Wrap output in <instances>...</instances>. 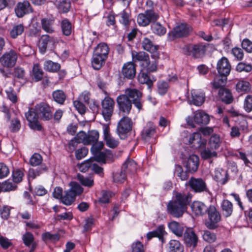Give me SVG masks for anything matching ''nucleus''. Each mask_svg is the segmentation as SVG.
Returning a JSON list of instances; mask_svg holds the SVG:
<instances>
[{
  "label": "nucleus",
  "mask_w": 252,
  "mask_h": 252,
  "mask_svg": "<svg viewBox=\"0 0 252 252\" xmlns=\"http://www.w3.org/2000/svg\"><path fill=\"white\" fill-rule=\"evenodd\" d=\"M191 28L188 24L181 23L175 27L173 30L169 33L173 38H181L187 37L191 32Z\"/></svg>",
  "instance_id": "dca6fc26"
},
{
  "label": "nucleus",
  "mask_w": 252,
  "mask_h": 252,
  "mask_svg": "<svg viewBox=\"0 0 252 252\" xmlns=\"http://www.w3.org/2000/svg\"><path fill=\"white\" fill-rule=\"evenodd\" d=\"M55 19L52 18H44L41 20L42 29L46 32L52 33L55 32L54 25Z\"/></svg>",
  "instance_id": "7c9ffc66"
},
{
  "label": "nucleus",
  "mask_w": 252,
  "mask_h": 252,
  "mask_svg": "<svg viewBox=\"0 0 252 252\" xmlns=\"http://www.w3.org/2000/svg\"><path fill=\"white\" fill-rule=\"evenodd\" d=\"M156 133V126L152 123H149L141 132L142 138L149 141Z\"/></svg>",
  "instance_id": "bb28decb"
},
{
  "label": "nucleus",
  "mask_w": 252,
  "mask_h": 252,
  "mask_svg": "<svg viewBox=\"0 0 252 252\" xmlns=\"http://www.w3.org/2000/svg\"><path fill=\"white\" fill-rule=\"evenodd\" d=\"M47 167L44 165H42L36 169L30 168L29 170L28 177L29 179H35L37 176H39L41 174L47 171Z\"/></svg>",
  "instance_id": "49530a36"
},
{
  "label": "nucleus",
  "mask_w": 252,
  "mask_h": 252,
  "mask_svg": "<svg viewBox=\"0 0 252 252\" xmlns=\"http://www.w3.org/2000/svg\"><path fill=\"white\" fill-rule=\"evenodd\" d=\"M202 237L205 241L209 243H214L217 240L216 234L210 230L204 231Z\"/></svg>",
  "instance_id": "4d7b16f0"
},
{
  "label": "nucleus",
  "mask_w": 252,
  "mask_h": 252,
  "mask_svg": "<svg viewBox=\"0 0 252 252\" xmlns=\"http://www.w3.org/2000/svg\"><path fill=\"white\" fill-rule=\"evenodd\" d=\"M44 76V72L39 64L33 65L32 69V79L34 82L41 81Z\"/></svg>",
  "instance_id": "58836bf2"
},
{
  "label": "nucleus",
  "mask_w": 252,
  "mask_h": 252,
  "mask_svg": "<svg viewBox=\"0 0 252 252\" xmlns=\"http://www.w3.org/2000/svg\"><path fill=\"white\" fill-rule=\"evenodd\" d=\"M42 161V157L38 153H34L30 159V163L32 166L39 165Z\"/></svg>",
  "instance_id": "338daca9"
},
{
  "label": "nucleus",
  "mask_w": 252,
  "mask_h": 252,
  "mask_svg": "<svg viewBox=\"0 0 252 252\" xmlns=\"http://www.w3.org/2000/svg\"><path fill=\"white\" fill-rule=\"evenodd\" d=\"M126 174L122 169L120 172H116L113 175V181L117 183H123L126 179Z\"/></svg>",
  "instance_id": "0e129e2a"
},
{
  "label": "nucleus",
  "mask_w": 252,
  "mask_h": 252,
  "mask_svg": "<svg viewBox=\"0 0 252 252\" xmlns=\"http://www.w3.org/2000/svg\"><path fill=\"white\" fill-rule=\"evenodd\" d=\"M158 62L157 59L148 61L142 63V66L145 69H141L138 75V81L141 84H145L150 91L152 90L154 83L156 81V77L150 74L151 72H156L158 70Z\"/></svg>",
  "instance_id": "f03ea898"
},
{
  "label": "nucleus",
  "mask_w": 252,
  "mask_h": 252,
  "mask_svg": "<svg viewBox=\"0 0 252 252\" xmlns=\"http://www.w3.org/2000/svg\"><path fill=\"white\" fill-rule=\"evenodd\" d=\"M167 252H184V246L176 239L170 240L166 246Z\"/></svg>",
  "instance_id": "a878e982"
},
{
  "label": "nucleus",
  "mask_w": 252,
  "mask_h": 252,
  "mask_svg": "<svg viewBox=\"0 0 252 252\" xmlns=\"http://www.w3.org/2000/svg\"><path fill=\"white\" fill-rule=\"evenodd\" d=\"M125 95L138 111L143 110L144 100L143 99V94L139 90L135 88H128L125 90Z\"/></svg>",
  "instance_id": "423d86ee"
},
{
  "label": "nucleus",
  "mask_w": 252,
  "mask_h": 252,
  "mask_svg": "<svg viewBox=\"0 0 252 252\" xmlns=\"http://www.w3.org/2000/svg\"><path fill=\"white\" fill-rule=\"evenodd\" d=\"M236 88L238 92H248L251 90L250 83L243 80L239 81L236 85Z\"/></svg>",
  "instance_id": "6e6d98bb"
},
{
  "label": "nucleus",
  "mask_w": 252,
  "mask_h": 252,
  "mask_svg": "<svg viewBox=\"0 0 252 252\" xmlns=\"http://www.w3.org/2000/svg\"><path fill=\"white\" fill-rule=\"evenodd\" d=\"M52 95L53 100L60 105H63L67 98L66 94L62 90H57L53 91Z\"/></svg>",
  "instance_id": "4c0bfd02"
},
{
  "label": "nucleus",
  "mask_w": 252,
  "mask_h": 252,
  "mask_svg": "<svg viewBox=\"0 0 252 252\" xmlns=\"http://www.w3.org/2000/svg\"><path fill=\"white\" fill-rule=\"evenodd\" d=\"M120 19L119 23L122 25L124 30L126 31H129L130 25L132 22L134 23V21L131 18V14L130 11H128L126 9H124L119 14Z\"/></svg>",
  "instance_id": "aec40b11"
},
{
  "label": "nucleus",
  "mask_w": 252,
  "mask_h": 252,
  "mask_svg": "<svg viewBox=\"0 0 252 252\" xmlns=\"http://www.w3.org/2000/svg\"><path fill=\"white\" fill-rule=\"evenodd\" d=\"M24 30L25 27L23 24L15 25L9 31L10 36L12 39H16L22 34Z\"/></svg>",
  "instance_id": "79ce46f5"
},
{
  "label": "nucleus",
  "mask_w": 252,
  "mask_h": 252,
  "mask_svg": "<svg viewBox=\"0 0 252 252\" xmlns=\"http://www.w3.org/2000/svg\"><path fill=\"white\" fill-rule=\"evenodd\" d=\"M166 233L163 225H159L156 230L149 232L147 234V239L148 241L154 237H157L163 243L164 242V235Z\"/></svg>",
  "instance_id": "393cba45"
},
{
  "label": "nucleus",
  "mask_w": 252,
  "mask_h": 252,
  "mask_svg": "<svg viewBox=\"0 0 252 252\" xmlns=\"http://www.w3.org/2000/svg\"><path fill=\"white\" fill-rule=\"evenodd\" d=\"M229 113L231 114L232 117H238L241 116L242 118L241 121L239 122V124L240 125V127L243 130L248 128V123L247 120L244 118V116L239 113L238 111L232 109L229 111Z\"/></svg>",
  "instance_id": "5fc2aeb1"
},
{
  "label": "nucleus",
  "mask_w": 252,
  "mask_h": 252,
  "mask_svg": "<svg viewBox=\"0 0 252 252\" xmlns=\"http://www.w3.org/2000/svg\"><path fill=\"white\" fill-rule=\"evenodd\" d=\"M133 123L131 118L127 116H124L119 121L117 127V132L122 139H125L127 134L132 130Z\"/></svg>",
  "instance_id": "6e6552de"
},
{
  "label": "nucleus",
  "mask_w": 252,
  "mask_h": 252,
  "mask_svg": "<svg viewBox=\"0 0 252 252\" xmlns=\"http://www.w3.org/2000/svg\"><path fill=\"white\" fill-rule=\"evenodd\" d=\"M151 29L154 34L158 36L163 35L166 32V28L157 21L151 24Z\"/></svg>",
  "instance_id": "c03bdc74"
},
{
  "label": "nucleus",
  "mask_w": 252,
  "mask_h": 252,
  "mask_svg": "<svg viewBox=\"0 0 252 252\" xmlns=\"http://www.w3.org/2000/svg\"><path fill=\"white\" fill-rule=\"evenodd\" d=\"M208 208L206 215H208V221L206 222L205 225L209 229H215L218 227V223L221 220V215L213 205H209Z\"/></svg>",
  "instance_id": "0eeeda50"
},
{
  "label": "nucleus",
  "mask_w": 252,
  "mask_h": 252,
  "mask_svg": "<svg viewBox=\"0 0 252 252\" xmlns=\"http://www.w3.org/2000/svg\"><path fill=\"white\" fill-rule=\"evenodd\" d=\"M147 4L150 5L149 8L137 15V22L141 27H147L157 22L159 18V12L154 8L153 2L149 1L147 2Z\"/></svg>",
  "instance_id": "7ed1b4c3"
},
{
  "label": "nucleus",
  "mask_w": 252,
  "mask_h": 252,
  "mask_svg": "<svg viewBox=\"0 0 252 252\" xmlns=\"http://www.w3.org/2000/svg\"><path fill=\"white\" fill-rule=\"evenodd\" d=\"M122 169L126 173H134L137 169L136 163L131 159H127L123 164Z\"/></svg>",
  "instance_id": "a19ab883"
},
{
  "label": "nucleus",
  "mask_w": 252,
  "mask_h": 252,
  "mask_svg": "<svg viewBox=\"0 0 252 252\" xmlns=\"http://www.w3.org/2000/svg\"><path fill=\"white\" fill-rule=\"evenodd\" d=\"M70 188L65 191L61 201L65 205H70L75 200L76 196L80 195L83 191V189L76 182L70 183Z\"/></svg>",
  "instance_id": "39448f33"
},
{
  "label": "nucleus",
  "mask_w": 252,
  "mask_h": 252,
  "mask_svg": "<svg viewBox=\"0 0 252 252\" xmlns=\"http://www.w3.org/2000/svg\"><path fill=\"white\" fill-rule=\"evenodd\" d=\"M208 207L204 203L199 201H193L190 206L192 212L196 217L206 215Z\"/></svg>",
  "instance_id": "4be33fe9"
},
{
  "label": "nucleus",
  "mask_w": 252,
  "mask_h": 252,
  "mask_svg": "<svg viewBox=\"0 0 252 252\" xmlns=\"http://www.w3.org/2000/svg\"><path fill=\"white\" fill-rule=\"evenodd\" d=\"M216 149H211L210 147L205 148L201 153V156L204 159H208L217 157V153Z\"/></svg>",
  "instance_id": "603ef678"
},
{
  "label": "nucleus",
  "mask_w": 252,
  "mask_h": 252,
  "mask_svg": "<svg viewBox=\"0 0 252 252\" xmlns=\"http://www.w3.org/2000/svg\"><path fill=\"white\" fill-rule=\"evenodd\" d=\"M60 27L62 34L65 36H69L74 30V26L67 18H64L60 22Z\"/></svg>",
  "instance_id": "cd10ccee"
},
{
  "label": "nucleus",
  "mask_w": 252,
  "mask_h": 252,
  "mask_svg": "<svg viewBox=\"0 0 252 252\" xmlns=\"http://www.w3.org/2000/svg\"><path fill=\"white\" fill-rule=\"evenodd\" d=\"M93 158H90V159L84 161L81 163L79 166V169L81 172H86L90 168L91 169L93 164Z\"/></svg>",
  "instance_id": "774afa93"
},
{
  "label": "nucleus",
  "mask_w": 252,
  "mask_h": 252,
  "mask_svg": "<svg viewBox=\"0 0 252 252\" xmlns=\"http://www.w3.org/2000/svg\"><path fill=\"white\" fill-rule=\"evenodd\" d=\"M71 3L68 0H63L58 4V8L61 12L65 13L69 11Z\"/></svg>",
  "instance_id": "13d9d810"
},
{
  "label": "nucleus",
  "mask_w": 252,
  "mask_h": 252,
  "mask_svg": "<svg viewBox=\"0 0 252 252\" xmlns=\"http://www.w3.org/2000/svg\"><path fill=\"white\" fill-rule=\"evenodd\" d=\"M174 174L182 181L187 180L189 177L187 170L184 171L182 167L180 165H175Z\"/></svg>",
  "instance_id": "864d4df0"
},
{
  "label": "nucleus",
  "mask_w": 252,
  "mask_h": 252,
  "mask_svg": "<svg viewBox=\"0 0 252 252\" xmlns=\"http://www.w3.org/2000/svg\"><path fill=\"white\" fill-rule=\"evenodd\" d=\"M157 92L161 95L165 94L169 89V85L167 82L163 80H159L157 83Z\"/></svg>",
  "instance_id": "8fccbe9b"
},
{
  "label": "nucleus",
  "mask_w": 252,
  "mask_h": 252,
  "mask_svg": "<svg viewBox=\"0 0 252 252\" xmlns=\"http://www.w3.org/2000/svg\"><path fill=\"white\" fill-rule=\"evenodd\" d=\"M43 67L46 71L55 73L57 72L61 69V64L51 60H48L44 62Z\"/></svg>",
  "instance_id": "37998d69"
},
{
  "label": "nucleus",
  "mask_w": 252,
  "mask_h": 252,
  "mask_svg": "<svg viewBox=\"0 0 252 252\" xmlns=\"http://www.w3.org/2000/svg\"><path fill=\"white\" fill-rule=\"evenodd\" d=\"M231 69L230 63L228 59L222 57L217 64V70L220 77H226L230 74Z\"/></svg>",
  "instance_id": "f3484780"
},
{
  "label": "nucleus",
  "mask_w": 252,
  "mask_h": 252,
  "mask_svg": "<svg viewBox=\"0 0 252 252\" xmlns=\"http://www.w3.org/2000/svg\"><path fill=\"white\" fill-rule=\"evenodd\" d=\"M220 209L223 217L228 218L231 216L233 212V205L227 199H224L220 204Z\"/></svg>",
  "instance_id": "c85d7f7f"
},
{
  "label": "nucleus",
  "mask_w": 252,
  "mask_h": 252,
  "mask_svg": "<svg viewBox=\"0 0 252 252\" xmlns=\"http://www.w3.org/2000/svg\"><path fill=\"white\" fill-rule=\"evenodd\" d=\"M214 179L220 185H224L228 180L227 172L222 169H218L215 171Z\"/></svg>",
  "instance_id": "c756f323"
},
{
  "label": "nucleus",
  "mask_w": 252,
  "mask_h": 252,
  "mask_svg": "<svg viewBox=\"0 0 252 252\" xmlns=\"http://www.w3.org/2000/svg\"><path fill=\"white\" fill-rule=\"evenodd\" d=\"M219 95L221 100L225 104H230L233 101L232 94L227 89L220 88L219 89Z\"/></svg>",
  "instance_id": "f704fd0d"
},
{
  "label": "nucleus",
  "mask_w": 252,
  "mask_h": 252,
  "mask_svg": "<svg viewBox=\"0 0 252 252\" xmlns=\"http://www.w3.org/2000/svg\"><path fill=\"white\" fill-rule=\"evenodd\" d=\"M231 53L237 61H242L244 56V52L242 49L235 47L231 49Z\"/></svg>",
  "instance_id": "69168bd1"
},
{
  "label": "nucleus",
  "mask_w": 252,
  "mask_h": 252,
  "mask_svg": "<svg viewBox=\"0 0 252 252\" xmlns=\"http://www.w3.org/2000/svg\"><path fill=\"white\" fill-rule=\"evenodd\" d=\"M168 227L170 231L178 237H182L186 227L183 224L172 220L168 223Z\"/></svg>",
  "instance_id": "b1692460"
},
{
  "label": "nucleus",
  "mask_w": 252,
  "mask_h": 252,
  "mask_svg": "<svg viewBox=\"0 0 252 252\" xmlns=\"http://www.w3.org/2000/svg\"><path fill=\"white\" fill-rule=\"evenodd\" d=\"M199 163V159L198 156L195 155H191L186 162L185 167L188 172L193 173L197 170Z\"/></svg>",
  "instance_id": "5701e85b"
},
{
  "label": "nucleus",
  "mask_w": 252,
  "mask_h": 252,
  "mask_svg": "<svg viewBox=\"0 0 252 252\" xmlns=\"http://www.w3.org/2000/svg\"><path fill=\"white\" fill-rule=\"evenodd\" d=\"M99 138V133L97 130H92L87 134V140L89 142L87 145L97 142Z\"/></svg>",
  "instance_id": "e2e57ef3"
},
{
  "label": "nucleus",
  "mask_w": 252,
  "mask_h": 252,
  "mask_svg": "<svg viewBox=\"0 0 252 252\" xmlns=\"http://www.w3.org/2000/svg\"><path fill=\"white\" fill-rule=\"evenodd\" d=\"M24 173L21 169H17L14 170L12 172L11 179L17 184L21 182L23 180Z\"/></svg>",
  "instance_id": "bf43d9fd"
},
{
  "label": "nucleus",
  "mask_w": 252,
  "mask_h": 252,
  "mask_svg": "<svg viewBox=\"0 0 252 252\" xmlns=\"http://www.w3.org/2000/svg\"><path fill=\"white\" fill-rule=\"evenodd\" d=\"M109 52L108 45L106 43L101 42L94 48L93 54L107 58Z\"/></svg>",
  "instance_id": "473e14b6"
},
{
  "label": "nucleus",
  "mask_w": 252,
  "mask_h": 252,
  "mask_svg": "<svg viewBox=\"0 0 252 252\" xmlns=\"http://www.w3.org/2000/svg\"><path fill=\"white\" fill-rule=\"evenodd\" d=\"M17 188V184L11 179H8L2 183V192L15 191Z\"/></svg>",
  "instance_id": "a18cd8bd"
},
{
  "label": "nucleus",
  "mask_w": 252,
  "mask_h": 252,
  "mask_svg": "<svg viewBox=\"0 0 252 252\" xmlns=\"http://www.w3.org/2000/svg\"><path fill=\"white\" fill-rule=\"evenodd\" d=\"M22 240L24 244L27 247H30L34 243V238L33 234L30 232L25 233L22 236Z\"/></svg>",
  "instance_id": "052dcab7"
},
{
  "label": "nucleus",
  "mask_w": 252,
  "mask_h": 252,
  "mask_svg": "<svg viewBox=\"0 0 252 252\" xmlns=\"http://www.w3.org/2000/svg\"><path fill=\"white\" fill-rule=\"evenodd\" d=\"M102 107L101 114L106 121L111 120V117L113 114L115 101L109 96H106L101 102Z\"/></svg>",
  "instance_id": "1a4fd4ad"
},
{
  "label": "nucleus",
  "mask_w": 252,
  "mask_h": 252,
  "mask_svg": "<svg viewBox=\"0 0 252 252\" xmlns=\"http://www.w3.org/2000/svg\"><path fill=\"white\" fill-rule=\"evenodd\" d=\"M188 185L191 190L195 193L207 192L210 193L205 180L201 178H195L191 177L189 182Z\"/></svg>",
  "instance_id": "9b49d317"
},
{
  "label": "nucleus",
  "mask_w": 252,
  "mask_h": 252,
  "mask_svg": "<svg viewBox=\"0 0 252 252\" xmlns=\"http://www.w3.org/2000/svg\"><path fill=\"white\" fill-rule=\"evenodd\" d=\"M136 64L132 62L125 63L122 68L121 74L124 79L132 80L136 74Z\"/></svg>",
  "instance_id": "a211bd4d"
},
{
  "label": "nucleus",
  "mask_w": 252,
  "mask_h": 252,
  "mask_svg": "<svg viewBox=\"0 0 252 252\" xmlns=\"http://www.w3.org/2000/svg\"><path fill=\"white\" fill-rule=\"evenodd\" d=\"M53 38L48 34H45L41 36L38 47L40 52L44 54L46 51L48 45L52 43Z\"/></svg>",
  "instance_id": "c9c22d12"
},
{
  "label": "nucleus",
  "mask_w": 252,
  "mask_h": 252,
  "mask_svg": "<svg viewBox=\"0 0 252 252\" xmlns=\"http://www.w3.org/2000/svg\"><path fill=\"white\" fill-rule=\"evenodd\" d=\"M77 177V180L83 186L91 188L94 185V181L92 177L84 176L80 174H78Z\"/></svg>",
  "instance_id": "de8ad7c7"
},
{
  "label": "nucleus",
  "mask_w": 252,
  "mask_h": 252,
  "mask_svg": "<svg viewBox=\"0 0 252 252\" xmlns=\"http://www.w3.org/2000/svg\"><path fill=\"white\" fill-rule=\"evenodd\" d=\"M141 46L143 50L149 52L151 54L152 58L154 59L159 58V46L154 45L151 39L148 37H144L141 41Z\"/></svg>",
  "instance_id": "2eb2a0df"
},
{
  "label": "nucleus",
  "mask_w": 252,
  "mask_h": 252,
  "mask_svg": "<svg viewBox=\"0 0 252 252\" xmlns=\"http://www.w3.org/2000/svg\"><path fill=\"white\" fill-rule=\"evenodd\" d=\"M191 99L189 100L190 104L195 106H201L204 102L205 99V94L203 93L196 91H191Z\"/></svg>",
  "instance_id": "2f4dec72"
},
{
  "label": "nucleus",
  "mask_w": 252,
  "mask_h": 252,
  "mask_svg": "<svg viewBox=\"0 0 252 252\" xmlns=\"http://www.w3.org/2000/svg\"><path fill=\"white\" fill-rule=\"evenodd\" d=\"M131 57L132 62L134 63L141 62L142 63H145L148 61L149 55L148 53L144 51L137 52L136 51H132L131 52Z\"/></svg>",
  "instance_id": "e433bc0d"
},
{
  "label": "nucleus",
  "mask_w": 252,
  "mask_h": 252,
  "mask_svg": "<svg viewBox=\"0 0 252 252\" xmlns=\"http://www.w3.org/2000/svg\"><path fill=\"white\" fill-rule=\"evenodd\" d=\"M15 12L18 17L21 18L32 12L31 4L28 0L19 2L15 8Z\"/></svg>",
  "instance_id": "412c9836"
},
{
  "label": "nucleus",
  "mask_w": 252,
  "mask_h": 252,
  "mask_svg": "<svg viewBox=\"0 0 252 252\" xmlns=\"http://www.w3.org/2000/svg\"><path fill=\"white\" fill-rule=\"evenodd\" d=\"M107 59L93 54L91 62L92 67L95 70L100 69L104 65Z\"/></svg>",
  "instance_id": "ea45409f"
},
{
  "label": "nucleus",
  "mask_w": 252,
  "mask_h": 252,
  "mask_svg": "<svg viewBox=\"0 0 252 252\" xmlns=\"http://www.w3.org/2000/svg\"><path fill=\"white\" fill-rule=\"evenodd\" d=\"M25 117L31 129L39 131L43 130V127L38 121L39 116L35 110V108H30L29 111L25 113Z\"/></svg>",
  "instance_id": "9d476101"
},
{
  "label": "nucleus",
  "mask_w": 252,
  "mask_h": 252,
  "mask_svg": "<svg viewBox=\"0 0 252 252\" xmlns=\"http://www.w3.org/2000/svg\"><path fill=\"white\" fill-rule=\"evenodd\" d=\"M194 122L199 125H207L210 121V118L208 114L203 111H197L193 117Z\"/></svg>",
  "instance_id": "72a5a7b5"
},
{
  "label": "nucleus",
  "mask_w": 252,
  "mask_h": 252,
  "mask_svg": "<svg viewBox=\"0 0 252 252\" xmlns=\"http://www.w3.org/2000/svg\"><path fill=\"white\" fill-rule=\"evenodd\" d=\"M192 196L189 193L173 191V197L167 204L168 214L174 218L182 217L187 211L188 206L191 200Z\"/></svg>",
  "instance_id": "f257e3e1"
},
{
  "label": "nucleus",
  "mask_w": 252,
  "mask_h": 252,
  "mask_svg": "<svg viewBox=\"0 0 252 252\" xmlns=\"http://www.w3.org/2000/svg\"><path fill=\"white\" fill-rule=\"evenodd\" d=\"M220 144L221 141L219 135L215 134L211 136L209 141V147L211 149L217 150L220 147Z\"/></svg>",
  "instance_id": "3c124183"
},
{
  "label": "nucleus",
  "mask_w": 252,
  "mask_h": 252,
  "mask_svg": "<svg viewBox=\"0 0 252 252\" xmlns=\"http://www.w3.org/2000/svg\"><path fill=\"white\" fill-rule=\"evenodd\" d=\"M119 112L123 116H127L130 114L132 107V103L124 94L118 95L116 98Z\"/></svg>",
  "instance_id": "f8f14e48"
},
{
  "label": "nucleus",
  "mask_w": 252,
  "mask_h": 252,
  "mask_svg": "<svg viewBox=\"0 0 252 252\" xmlns=\"http://www.w3.org/2000/svg\"><path fill=\"white\" fill-rule=\"evenodd\" d=\"M35 110L42 120L46 121L52 119L54 109L48 103L42 102L37 104Z\"/></svg>",
  "instance_id": "ddd939ff"
},
{
  "label": "nucleus",
  "mask_w": 252,
  "mask_h": 252,
  "mask_svg": "<svg viewBox=\"0 0 252 252\" xmlns=\"http://www.w3.org/2000/svg\"><path fill=\"white\" fill-rule=\"evenodd\" d=\"M210 46V44L204 42L189 43L183 47V52L185 55L191 56L193 59H201L205 56Z\"/></svg>",
  "instance_id": "20e7f679"
},
{
  "label": "nucleus",
  "mask_w": 252,
  "mask_h": 252,
  "mask_svg": "<svg viewBox=\"0 0 252 252\" xmlns=\"http://www.w3.org/2000/svg\"><path fill=\"white\" fill-rule=\"evenodd\" d=\"M41 238L45 242L51 241L55 243L60 240V235L58 233L53 234L50 232H46L42 234Z\"/></svg>",
  "instance_id": "09e8293b"
},
{
  "label": "nucleus",
  "mask_w": 252,
  "mask_h": 252,
  "mask_svg": "<svg viewBox=\"0 0 252 252\" xmlns=\"http://www.w3.org/2000/svg\"><path fill=\"white\" fill-rule=\"evenodd\" d=\"M17 60V55L16 52L11 50L5 52L0 58V63L4 67H12L15 64Z\"/></svg>",
  "instance_id": "6ab92c4d"
},
{
  "label": "nucleus",
  "mask_w": 252,
  "mask_h": 252,
  "mask_svg": "<svg viewBox=\"0 0 252 252\" xmlns=\"http://www.w3.org/2000/svg\"><path fill=\"white\" fill-rule=\"evenodd\" d=\"M236 70L238 72H249L252 70V65L250 63H246L244 62L239 63L236 66Z\"/></svg>",
  "instance_id": "680f3d73"
},
{
  "label": "nucleus",
  "mask_w": 252,
  "mask_h": 252,
  "mask_svg": "<svg viewBox=\"0 0 252 252\" xmlns=\"http://www.w3.org/2000/svg\"><path fill=\"white\" fill-rule=\"evenodd\" d=\"M183 241L187 247L195 248L198 242V237L192 228L186 227L182 236Z\"/></svg>",
  "instance_id": "4468645a"
}]
</instances>
